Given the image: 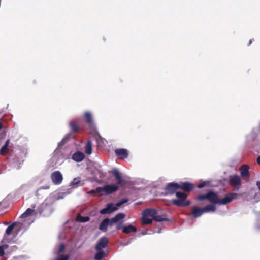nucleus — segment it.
Here are the masks:
<instances>
[{"mask_svg":"<svg viewBox=\"0 0 260 260\" xmlns=\"http://www.w3.org/2000/svg\"><path fill=\"white\" fill-rule=\"evenodd\" d=\"M154 220L157 222H161L168 220V219L164 216L158 215V211L156 210V214L154 216Z\"/></svg>","mask_w":260,"mask_h":260,"instance_id":"obj_27","label":"nucleus"},{"mask_svg":"<svg viewBox=\"0 0 260 260\" xmlns=\"http://www.w3.org/2000/svg\"><path fill=\"white\" fill-rule=\"evenodd\" d=\"M208 193L205 194H200L198 196L196 199L199 201H203L204 200H208Z\"/></svg>","mask_w":260,"mask_h":260,"instance_id":"obj_34","label":"nucleus"},{"mask_svg":"<svg viewBox=\"0 0 260 260\" xmlns=\"http://www.w3.org/2000/svg\"><path fill=\"white\" fill-rule=\"evenodd\" d=\"M126 216V215L123 213H119L117 214L114 217L110 219L111 224L117 223L119 221L123 219Z\"/></svg>","mask_w":260,"mask_h":260,"instance_id":"obj_17","label":"nucleus"},{"mask_svg":"<svg viewBox=\"0 0 260 260\" xmlns=\"http://www.w3.org/2000/svg\"><path fill=\"white\" fill-rule=\"evenodd\" d=\"M98 252L94 255V259L101 260L106 256V253L103 250H96Z\"/></svg>","mask_w":260,"mask_h":260,"instance_id":"obj_25","label":"nucleus"},{"mask_svg":"<svg viewBox=\"0 0 260 260\" xmlns=\"http://www.w3.org/2000/svg\"><path fill=\"white\" fill-rule=\"evenodd\" d=\"M95 192H97V191H96V190H92L90 191L89 192V193H90V194H95Z\"/></svg>","mask_w":260,"mask_h":260,"instance_id":"obj_43","label":"nucleus"},{"mask_svg":"<svg viewBox=\"0 0 260 260\" xmlns=\"http://www.w3.org/2000/svg\"><path fill=\"white\" fill-rule=\"evenodd\" d=\"M8 248L7 244H3L0 245V256H2L5 254V251Z\"/></svg>","mask_w":260,"mask_h":260,"instance_id":"obj_32","label":"nucleus"},{"mask_svg":"<svg viewBox=\"0 0 260 260\" xmlns=\"http://www.w3.org/2000/svg\"><path fill=\"white\" fill-rule=\"evenodd\" d=\"M252 39L250 40V41H249V44H250L252 43Z\"/></svg>","mask_w":260,"mask_h":260,"instance_id":"obj_48","label":"nucleus"},{"mask_svg":"<svg viewBox=\"0 0 260 260\" xmlns=\"http://www.w3.org/2000/svg\"><path fill=\"white\" fill-rule=\"evenodd\" d=\"M208 183H209V182L207 181H203L201 183H200V184H199L198 185L197 187L199 188H203L204 186H205Z\"/></svg>","mask_w":260,"mask_h":260,"instance_id":"obj_36","label":"nucleus"},{"mask_svg":"<svg viewBox=\"0 0 260 260\" xmlns=\"http://www.w3.org/2000/svg\"><path fill=\"white\" fill-rule=\"evenodd\" d=\"M109 242L108 239L106 237H102L99 239L95 247L96 250H103L106 248Z\"/></svg>","mask_w":260,"mask_h":260,"instance_id":"obj_7","label":"nucleus"},{"mask_svg":"<svg viewBox=\"0 0 260 260\" xmlns=\"http://www.w3.org/2000/svg\"><path fill=\"white\" fill-rule=\"evenodd\" d=\"M256 186L258 187V189L260 190V181H257L256 182Z\"/></svg>","mask_w":260,"mask_h":260,"instance_id":"obj_41","label":"nucleus"},{"mask_svg":"<svg viewBox=\"0 0 260 260\" xmlns=\"http://www.w3.org/2000/svg\"><path fill=\"white\" fill-rule=\"evenodd\" d=\"M35 208V205H34L32 208H28L24 213H23L21 215V218H26L31 215L32 213L35 212L34 208Z\"/></svg>","mask_w":260,"mask_h":260,"instance_id":"obj_21","label":"nucleus"},{"mask_svg":"<svg viewBox=\"0 0 260 260\" xmlns=\"http://www.w3.org/2000/svg\"><path fill=\"white\" fill-rule=\"evenodd\" d=\"M257 163L260 165V155L256 159Z\"/></svg>","mask_w":260,"mask_h":260,"instance_id":"obj_42","label":"nucleus"},{"mask_svg":"<svg viewBox=\"0 0 260 260\" xmlns=\"http://www.w3.org/2000/svg\"><path fill=\"white\" fill-rule=\"evenodd\" d=\"M85 152L88 155L92 153V143L90 140L88 141L86 143L85 147Z\"/></svg>","mask_w":260,"mask_h":260,"instance_id":"obj_26","label":"nucleus"},{"mask_svg":"<svg viewBox=\"0 0 260 260\" xmlns=\"http://www.w3.org/2000/svg\"><path fill=\"white\" fill-rule=\"evenodd\" d=\"M204 213L214 212L216 210V207L214 205L208 204L203 208Z\"/></svg>","mask_w":260,"mask_h":260,"instance_id":"obj_23","label":"nucleus"},{"mask_svg":"<svg viewBox=\"0 0 260 260\" xmlns=\"http://www.w3.org/2000/svg\"><path fill=\"white\" fill-rule=\"evenodd\" d=\"M86 118V122L88 123L89 126L91 129V132H95L96 127L93 121L92 116L91 113L89 112H86L84 114Z\"/></svg>","mask_w":260,"mask_h":260,"instance_id":"obj_8","label":"nucleus"},{"mask_svg":"<svg viewBox=\"0 0 260 260\" xmlns=\"http://www.w3.org/2000/svg\"><path fill=\"white\" fill-rule=\"evenodd\" d=\"M237 198V194L236 193H229L225 196V197L220 199H219L218 204L220 205H226L230 202H231L233 200L236 199Z\"/></svg>","mask_w":260,"mask_h":260,"instance_id":"obj_4","label":"nucleus"},{"mask_svg":"<svg viewBox=\"0 0 260 260\" xmlns=\"http://www.w3.org/2000/svg\"><path fill=\"white\" fill-rule=\"evenodd\" d=\"M191 213L194 218H198L200 217L203 214H204V211L203 208L199 207H193L191 209Z\"/></svg>","mask_w":260,"mask_h":260,"instance_id":"obj_15","label":"nucleus"},{"mask_svg":"<svg viewBox=\"0 0 260 260\" xmlns=\"http://www.w3.org/2000/svg\"><path fill=\"white\" fill-rule=\"evenodd\" d=\"M112 173L113 175L115 176V178L117 179L118 184L119 185H121L122 183V179L117 169H114L112 171Z\"/></svg>","mask_w":260,"mask_h":260,"instance_id":"obj_24","label":"nucleus"},{"mask_svg":"<svg viewBox=\"0 0 260 260\" xmlns=\"http://www.w3.org/2000/svg\"><path fill=\"white\" fill-rule=\"evenodd\" d=\"M115 152L120 159H124L128 157V151L125 149H117L115 150Z\"/></svg>","mask_w":260,"mask_h":260,"instance_id":"obj_13","label":"nucleus"},{"mask_svg":"<svg viewBox=\"0 0 260 260\" xmlns=\"http://www.w3.org/2000/svg\"><path fill=\"white\" fill-rule=\"evenodd\" d=\"M230 182L234 186H239L241 184L240 177L237 175H234L230 177Z\"/></svg>","mask_w":260,"mask_h":260,"instance_id":"obj_14","label":"nucleus"},{"mask_svg":"<svg viewBox=\"0 0 260 260\" xmlns=\"http://www.w3.org/2000/svg\"><path fill=\"white\" fill-rule=\"evenodd\" d=\"M63 199V197H58L57 198V199H58V200H59V199Z\"/></svg>","mask_w":260,"mask_h":260,"instance_id":"obj_47","label":"nucleus"},{"mask_svg":"<svg viewBox=\"0 0 260 260\" xmlns=\"http://www.w3.org/2000/svg\"><path fill=\"white\" fill-rule=\"evenodd\" d=\"M208 201L212 204H217L219 203V198L217 194L212 191L208 192Z\"/></svg>","mask_w":260,"mask_h":260,"instance_id":"obj_12","label":"nucleus"},{"mask_svg":"<svg viewBox=\"0 0 260 260\" xmlns=\"http://www.w3.org/2000/svg\"><path fill=\"white\" fill-rule=\"evenodd\" d=\"M2 127H3L2 124V123L0 122V130L2 128Z\"/></svg>","mask_w":260,"mask_h":260,"instance_id":"obj_45","label":"nucleus"},{"mask_svg":"<svg viewBox=\"0 0 260 260\" xmlns=\"http://www.w3.org/2000/svg\"><path fill=\"white\" fill-rule=\"evenodd\" d=\"M48 200V199H47L45 201V202L44 203H43L42 206H47L48 205H51V203L48 204V203L47 202Z\"/></svg>","mask_w":260,"mask_h":260,"instance_id":"obj_40","label":"nucleus"},{"mask_svg":"<svg viewBox=\"0 0 260 260\" xmlns=\"http://www.w3.org/2000/svg\"><path fill=\"white\" fill-rule=\"evenodd\" d=\"M49 188V186H43V187H40L37 191L36 192V195L38 196V192L41 189H48Z\"/></svg>","mask_w":260,"mask_h":260,"instance_id":"obj_38","label":"nucleus"},{"mask_svg":"<svg viewBox=\"0 0 260 260\" xmlns=\"http://www.w3.org/2000/svg\"><path fill=\"white\" fill-rule=\"evenodd\" d=\"M161 232V229H159L157 232L158 233H160Z\"/></svg>","mask_w":260,"mask_h":260,"instance_id":"obj_46","label":"nucleus"},{"mask_svg":"<svg viewBox=\"0 0 260 260\" xmlns=\"http://www.w3.org/2000/svg\"><path fill=\"white\" fill-rule=\"evenodd\" d=\"M156 214V210L154 209H147L144 210L142 213V221L144 224H149L152 222Z\"/></svg>","mask_w":260,"mask_h":260,"instance_id":"obj_1","label":"nucleus"},{"mask_svg":"<svg viewBox=\"0 0 260 260\" xmlns=\"http://www.w3.org/2000/svg\"><path fill=\"white\" fill-rule=\"evenodd\" d=\"M89 219L90 218L88 216H82L80 214L76 218V220L80 222H85L88 221Z\"/></svg>","mask_w":260,"mask_h":260,"instance_id":"obj_29","label":"nucleus"},{"mask_svg":"<svg viewBox=\"0 0 260 260\" xmlns=\"http://www.w3.org/2000/svg\"><path fill=\"white\" fill-rule=\"evenodd\" d=\"M177 199H173L172 202L173 204L178 206H188L190 204L189 201H186L187 196L183 192L177 191L176 192Z\"/></svg>","mask_w":260,"mask_h":260,"instance_id":"obj_2","label":"nucleus"},{"mask_svg":"<svg viewBox=\"0 0 260 260\" xmlns=\"http://www.w3.org/2000/svg\"><path fill=\"white\" fill-rule=\"evenodd\" d=\"M260 194L259 193H255L253 197V199L255 200V202H258L260 200Z\"/></svg>","mask_w":260,"mask_h":260,"instance_id":"obj_37","label":"nucleus"},{"mask_svg":"<svg viewBox=\"0 0 260 260\" xmlns=\"http://www.w3.org/2000/svg\"><path fill=\"white\" fill-rule=\"evenodd\" d=\"M118 189V186L116 184L106 185L103 187H98L96 188L97 192H105L106 194H111L116 191Z\"/></svg>","mask_w":260,"mask_h":260,"instance_id":"obj_3","label":"nucleus"},{"mask_svg":"<svg viewBox=\"0 0 260 260\" xmlns=\"http://www.w3.org/2000/svg\"><path fill=\"white\" fill-rule=\"evenodd\" d=\"M128 201V200L126 199H124L118 202V203H116V206L118 208L120 206H121L122 205L126 203Z\"/></svg>","mask_w":260,"mask_h":260,"instance_id":"obj_35","label":"nucleus"},{"mask_svg":"<svg viewBox=\"0 0 260 260\" xmlns=\"http://www.w3.org/2000/svg\"><path fill=\"white\" fill-rule=\"evenodd\" d=\"M137 228L132 225V224H129L128 226H124L122 229V232L125 234H129L132 232H136Z\"/></svg>","mask_w":260,"mask_h":260,"instance_id":"obj_22","label":"nucleus"},{"mask_svg":"<svg viewBox=\"0 0 260 260\" xmlns=\"http://www.w3.org/2000/svg\"><path fill=\"white\" fill-rule=\"evenodd\" d=\"M118 210V208L115 204L109 203L107 205L106 207L100 211L101 214H110Z\"/></svg>","mask_w":260,"mask_h":260,"instance_id":"obj_6","label":"nucleus"},{"mask_svg":"<svg viewBox=\"0 0 260 260\" xmlns=\"http://www.w3.org/2000/svg\"><path fill=\"white\" fill-rule=\"evenodd\" d=\"M85 157L84 153L80 151L75 152L72 155V159L76 162L82 161Z\"/></svg>","mask_w":260,"mask_h":260,"instance_id":"obj_18","label":"nucleus"},{"mask_svg":"<svg viewBox=\"0 0 260 260\" xmlns=\"http://www.w3.org/2000/svg\"><path fill=\"white\" fill-rule=\"evenodd\" d=\"M71 136L70 134H67L62 139V140L58 144V147H59L62 145H63L67 141L70 139Z\"/></svg>","mask_w":260,"mask_h":260,"instance_id":"obj_30","label":"nucleus"},{"mask_svg":"<svg viewBox=\"0 0 260 260\" xmlns=\"http://www.w3.org/2000/svg\"><path fill=\"white\" fill-rule=\"evenodd\" d=\"M249 170V167L246 165H242L239 169L241 177L245 180H248L249 178L250 174Z\"/></svg>","mask_w":260,"mask_h":260,"instance_id":"obj_9","label":"nucleus"},{"mask_svg":"<svg viewBox=\"0 0 260 260\" xmlns=\"http://www.w3.org/2000/svg\"><path fill=\"white\" fill-rule=\"evenodd\" d=\"M147 234V231H143V232H142V234L143 235H146Z\"/></svg>","mask_w":260,"mask_h":260,"instance_id":"obj_44","label":"nucleus"},{"mask_svg":"<svg viewBox=\"0 0 260 260\" xmlns=\"http://www.w3.org/2000/svg\"><path fill=\"white\" fill-rule=\"evenodd\" d=\"M180 185L179 188L185 190V191H190L193 188V185L188 182H183Z\"/></svg>","mask_w":260,"mask_h":260,"instance_id":"obj_19","label":"nucleus"},{"mask_svg":"<svg viewBox=\"0 0 260 260\" xmlns=\"http://www.w3.org/2000/svg\"><path fill=\"white\" fill-rule=\"evenodd\" d=\"M94 167L95 169L98 171V173H99L100 177H103L105 176L103 170L102 169L101 166L99 164H95L94 165Z\"/></svg>","mask_w":260,"mask_h":260,"instance_id":"obj_31","label":"nucleus"},{"mask_svg":"<svg viewBox=\"0 0 260 260\" xmlns=\"http://www.w3.org/2000/svg\"><path fill=\"white\" fill-rule=\"evenodd\" d=\"M17 222H14L12 224H11L10 225H9L6 230L5 234L4 236V240L5 241H8V236L10 235L13 229L14 226H15ZM17 223L20 224L19 228H21L22 225L24 224L23 222L19 221L17 222Z\"/></svg>","mask_w":260,"mask_h":260,"instance_id":"obj_10","label":"nucleus"},{"mask_svg":"<svg viewBox=\"0 0 260 260\" xmlns=\"http://www.w3.org/2000/svg\"><path fill=\"white\" fill-rule=\"evenodd\" d=\"M122 223H118L117 224L116 229L119 230L121 229L122 228Z\"/></svg>","mask_w":260,"mask_h":260,"instance_id":"obj_39","label":"nucleus"},{"mask_svg":"<svg viewBox=\"0 0 260 260\" xmlns=\"http://www.w3.org/2000/svg\"><path fill=\"white\" fill-rule=\"evenodd\" d=\"M10 143V140H7L5 144V145L1 148L0 150V153L2 155H5L6 154L8 151V147L9 144Z\"/></svg>","mask_w":260,"mask_h":260,"instance_id":"obj_28","label":"nucleus"},{"mask_svg":"<svg viewBox=\"0 0 260 260\" xmlns=\"http://www.w3.org/2000/svg\"><path fill=\"white\" fill-rule=\"evenodd\" d=\"M52 182L55 185H59L61 183L63 177L61 173L59 171H54L51 175Z\"/></svg>","mask_w":260,"mask_h":260,"instance_id":"obj_5","label":"nucleus"},{"mask_svg":"<svg viewBox=\"0 0 260 260\" xmlns=\"http://www.w3.org/2000/svg\"><path fill=\"white\" fill-rule=\"evenodd\" d=\"M79 185H83V183H81V178L80 177L75 178L70 183V186L73 188H77Z\"/></svg>","mask_w":260,"mask_h":260,"instance_id":"obj_20","label":"nucleus"},{"mask_svg":"<svg viewBox=\"0 0 260 260\" xmlns=\"http://www.w3.org/2000/svg\"><path fill=\"white\" fill-rule=\"evenodd\" d=\"M111 224V220L108 218L105 219L100 224L99 229L103 232H106L108 225Z\"/></svg>","mask_w":260,"mask_h":260,"instance_id":"obj_16","label":"nucleus"},{"mask_svg":"<svg viewBox=\"0 0 260 260\" xmlns=\"http://www.w3.org/2000/svg\"><path fill=\"white\" fill-rule=\"evenodd\" d=\"M180 185L177 183H170L166 187L165 189L167 193L170 194L174 193L179 188Z\"/></svg>","mask_w":260,"mask_h":260,"instance_id":"obj_11","label":"nucleus"},{"mask_svg":"<svg viewBox=\"0 0 260 260\" xmlns=\"http://www.w3.org/2000/svg\"><path fill=\"white\" fill-rule=\"evenodd\" d=\"M70 126L71 128V130L73 132H77L78 131V126L75 123H74L73 121L70 123Z\"/></svg>","mask_w":260,"mask_h":260,"instance_id":"obj_33","label":"nucleus"}]
</instances>
